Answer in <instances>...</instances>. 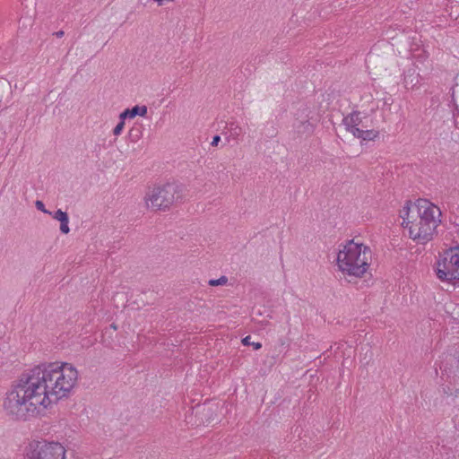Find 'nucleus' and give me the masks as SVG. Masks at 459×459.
<instances>
[{"label":"nucleus","mask_w":459,"mask_h":459,"mask_svg":"<svg viewBox=\"0 0 459 459\" xmlns=\"http://www.w3.org/2000/svg\"><path fill=\"white\" fill-rule=\"evenodd\" d=\"M60 221V231L63 234H68L70 232V228L68 226L69 223V217L68 215L65 217V219H62Z\"/></svg>","instance_id":"nucleus-19"},{"label":"nucleus","mask_w":459,"mask_h":459,"mask_svg":"<svg viewBox=\"0 0 459 459\" xmlns=\"http://www.w3.org/2000/svg\"><path fill=\"white\" fill-rule=\"evenodd\" d=\"M446 360H447V362L446 364H444V362H442V364L440 365L441 369H443V368H444V370L446 371L448 362H450L451 365H453V362H455V363H456V368H459V350L455 349L454 354L447 355Z\"/></svg>","instance_id":"nucleus-13"},{"label":"nucleus","mask_w":459,"mask_h":459,"mask_svg":"<svg viewBox=\"0 0 459 459\" xmlns=\"http://www.w3.org/2000/svg\"><path fill=\"white\" fill-rule=\"evenodd\" d=\"M111 327L117 329V326L114 324L111 325Z\"/></svg>","instance_id":"nucleus-34"},{"label":"nucleus","mask_w":459,"mask_h":459,"mask_svg":"<svg viewBox=\"0 0 459 459\" xmlns=\"http://www.w3.org/2000/svg\"><path fill=\"white\" fill-rule=\"evenodd\" d=\"M143 135L142 132V126H133L128 133V137L131 142L136 143Z\"/></svg>","instance_id":"nucleus-14"},{"label":"nucleus","mask_w":459,"mask_h":459,"mask_svg":"<svg viewBox=\"0 0 459 459\" xmlns=\"http://www.w3.org/2000/svg\"><path fill=\"white\" fill-rule=\"evenodd\" d=\"M65 449L58 442L33 441L27 453L29 459H65Z\"/></svg>","instance_id":"nucleus-5"},{"label":"nucleus","mask_w":459,"mask_h":459,"mask_svg":"<svg viewBox=\"0 0 459 459\" xmlns=\"http://www.w3.org/2000/svg\"><path fill=\"white\" fill-rule=\"evenodd\" d=\"M410 203L411 202L408 201L403 210V214L402 215V218H403L402 224L403 226H407V221H411L412 219L415 218V216H416L415 210L413 209V207L411 208Z\"/></svg>","instance_id":"nucleus-11"},{"label":"nucleus","mask_w":459,"mask_h":459,"mask_svg":"<svg viewBox=\"0 0 459 459\" xmlns=\"http://www.w3.org/2000/svg\"><path fill=\"white\" fill-rule=\"evenodd\" d=\"M35 205L38 210L43 212L44 213L51 214V212L45 208V205L41 201H36Z\"/></svg>","instance_id":"nucleus-24"},{"label":"nucleus","mask_w":459,"mask_h":459,"mask_svg":"<svg viewBox=\"0 0 459 459\" xmlns=\"http://www.w3.org/2000/svg\"><path fill=\"white\" fill-rule=\"evenodd\" d=\"M125 121L126 120H120L118 122V124L115 126V128L113 129V134L115 135H119L121 134V132L123 131L124 129V126H125Z\"/></svg>","instance_id":"nucleus-22"},{"label":"nucleus","mask_w":459,"mask_h":459,"mask_svg":"<svg viewBox=\"0 0 459 459\" xmlns=\"http://www.w3.org/2000/svg\"><path fill=\"white\" fill-rule=\"evenodd\" d=\"M302 125H306V127L308 128V127H311V124L308 122V120H306V122L304 123H301Z\"/></svg>","instance_id":"nucleus-28"},{"label":"nucleus","mask_w":459,"mask_h":459,"mask_svg":"<svg viewBox=\"0 0 459 459\" xmlns=\"http://www.w3.org/2000/svg\"><path fill=\"white\" fill-rule=\"evenodd\" d=\"M437 277L442 281H459V247L446 250L436 268Z\"/></svg>","instance_id":"nucleus-4"},{"label":"nucleus","mask_w":459,"mask_h":459,"mask_svg":"<svg viewBox=\"0 0 459 459\" xmlns=\"http://www.w3.org/2000/svg\"><path fill=\"white\" fill-rule=\"evenodd\" d=\"M413 209L415 210V213L418 217H422V219L437 228V221L436 220V216H439L441 214L438 207L434 205L429 200L419 199L413 204Z\"/></svg>","instance_id":"nucleus-8"},{"label":"nucleus","mask_w":459,"mask_h":459,"mask_svg":"<svg viewBox=\"0 0 459 459\" xmlns=\"http://www.w3.org/2000/svg\"><path fill=\"white\" fill-rule=\"evenodd\" d=\"M378 132L377 131H375V130H363L362 131V134H361V139L362 140H368V141H370V140H374L376 137L378 136Z\"/></svg>","instance_id":"nucleus-16"},{"label":"nucleus","mask_w":459,"mask_h":459,"mask_svg":"<svg viewBox=\"0 0 459 459\" xmlns=\"http://www.w3.org/2000/svg\"><path fill=\"white\" fill-rule=\"evenodd\" d=\"M230 131L233 137H238L242 134V128L234 122L230 123Z\"/></svg>","instance_id":"nucleus-17"},{"label":"nucleus","mask_w":459,"mask_h":459,"mask_svg":"<svg viewBox=\"0 0 459 459\" xmlns=\"http://www.w3.org/2000/svg\"><path fill=\"white\" fill-rule=\"evenodd\" d=\"M220 141H221V136L220 135H214L213 138H212V141L211 143V145L217 146Z\"/></svg>","instance_id":"nucleus-25"},{"label":"nucleus","mask_w":459,"mask_h":459,"mask_svg":"<svg viewBox=\"0 0 459 459\" xmlns=\"http://www.w3.org/2000/svg\"><path fill=\"white\" fill-rule=\"evenodd\" d=\"M346 129L350 131L355 137L361 138L363 129L359 128L356 125L345 126Z\"/></svg>","instance_id":"nucleus-18"},{"label":"nucleus","mask_w":459,"mask_h":459,"mask_svg":"<svg viewBox=\"0 0 459 459\" xmlns=\"http://www.w3.org/2000/svg\"><path fill=\"white\" fill-rule=\"evenodd\" d=\"M205 409H206V408H205V406H200V405H198V406H196V407H195V412H196V414L201 413V412H202L203 414H204V411H205Z\"/></svg>","instance_id":"nucleus-26"},{"label":"nucleus","mask_w":459,"mask_h":459,"mask_svg":"<svg viewBox=\"0 0 459 459\" xmlns=\"http://www.w3.org/2000/svg\"><path fill=\"white\" fill-rule=\"evenodd\" d=\"M454 96H455V91H454V88H452V93H451L452 99H454Z\"/></svg>","instance_id":"nucleus-30"},{"label":"nucleus","mask_w":459,"mask_h":459,"mask_svg":"<svg viewBox=\"0 0 459 459\" xmlns=\"http://www.w3.org/2000/svg\"><path fill=\"white\" fill-rule=\"evenodd\" d=\"M148 108L146 106L135 105L132 108H126L119 115L120 120H126L127 118H134L136 116L145 117L147 115Z\"/></svg>","instance_id":"nucleus-10"},{"label":"nucleus","mask_w":459,"mask_h":459,"mask_svg":"<svg viewBox=\"0 0 459 459\" xmlns=\"http://www.w3.org/2000/svg\"><path fill=\"white\" fill-rule=\"evenodd\" d=\"M362 244L355 243L353 239L349 240L346 245L343 246V249L340 250L337 255V264L339 269L342 273L348 274V268H344V264H353L358 257H359L362 251Z\"/></svg>","instance_id":"nucleus-7"},{"label":"nucleus","mask_w":459,"mask_h":459,"mask_svg":"<svg viewBox=\"0 0 459 459\" xmlns=\"http://www.w3.org/2000/svg\"><path fill=\"white\" fill-rule=\"evenodd\" d=\"M228 282V278L224 275L221 276L219 279H212L208 281L210 286H220L225 285Z\"/></svg>","instance_id":"nucleus-20"},{"label":"nucleus","mask_w":459,"mask_h":459,"mask_svg":"<svg viewBox=\"0 0 459 459\" xmlns=\"http://www.w3.org/2000/svg\"><path fill=\"white\" fill-rule=\"evenodd\" d=\"M359 115L360 113L359 111H353L343 118V124L345 126L356 125L357 126H359L362 122Z\"/></svg>","instance_id":"nucleus-12"},{"label":"nucleus","mask_w":459,"mask_h":459,"mask_svg":"<svg viewBox=\"0 0 459 459\" xmlns=\"http://www.w3.org/2000/svg\"><path fill=\"white\" fill-rule=\"evenodd\" d=\"M68 214L65 212H63L61 209H58L54 214L53 218L56 221H60L62 219H65Z\"/></svg>","instance_id":"nucleus-23"},{"label":"nucleus","mask_w":459,"mask_h":459,"mask_svg":"<svg viewBox=\"0 0 459 459\" xmlns=\"http://www.w3.org/2000/svg\"><path fill=\"white\" fill-rule=\"evenodd\" d=\"M410 238L416 240L419 244H425L432 239L436 227L429 224L422 217L415 216L411 221H407Z\"/></svg>","instance_id":"nucleus-6"},{"label":"nucleus","mask_w":459,"mask_h":459,"mask_svg":"<svg viewBox=\"0 0 459 459\" xmlns=\"http://www.w3.org/2000/svg\"><path fill=\"white\" fill-rule=\"evenodd\" d=\"M183 186L177 183H167L163 186L154 187L149 198L146 200L147 206L155 210H167L175 203H181L183 200Z\"/></svg>","instance_id":"nucleus-3"},{"label":"nucleus","mask_w":459,"mask_h":459,"mask_svg":"<svg viewBox=\"0 0 459 459\" xmlns=\"http://www.w3.org/2000/svg\"><path fill=\"white\" fill-rule=\"evenodd\" d=\"M30 369L22 373L12 385L3 402L6 417L13 421H30L48 408V396L44 394Z\"/></svg>","instance_id":"nucleus-1"},{"label":"nucleus","mask_w":459,"mask_h":459,"mask_svg":"<svg viewBox=\"0 0 459 459\" xmlns=\"http://www.w3.org/2000/svg\"><path fill=\"white\" fill-rule=\"evenodd\" d=\"M54 35L57 38H62L64 35H65V31L64 30H58V31H56L54 33Z\"/></svg>","instance_id":"nucleus-27"},{"label":"nucleus","mask_w":459,"mask_h":459,"mask_svg":"<svg viewBox=\"0 0 459 459\" xmlns=\"http://www.w3.org/2000/svg\"><path fill=\"white\" fill-rule=\"evenodd\" d=\"M408 77H411V75H406V76H405L404 81H405V82H406V83H408V81H407V78H408Z\"/></svg>","instance_id":"nucleus-33"},{"label":"nucleus","mask_w":459,"mask_h":459,"mask_svg":"<svg viewBox=\"0 0 459 459\" xmlns=\"http://www.w3.org/2000/svg\"><path fill=\"white\" fill-rule=\"evenodd\" d=\"M410 81H411L410 82L412 84V86L415 85L414 80L412 78H410Z\"/></svg>","instance_id":"nucleus-32"},{"label":"nucleus","mask_w":459,"mask_h":459,"mask_svg":"<svg viewBox=\"0 0 459 459\" xmlns=\"http://www.w3.org/2000/svg\"><path fill=\"white\" fill-rule=\"evenodd\" d=\"M32 375L42 385L44 394L48 396V403L68 397L78 380V371L67 362H48L39 364L30 369Z\"/></svg>","instance_id":"nucleus-2"},{"label":"nucleus","mask_w":459,"mask_h":459,"mask_svg":"<svg viewBox=\"0 0 459 459\" xmlns=\"http://www.w3.org/2000/svg\"><path fill=\"white\" fill-rule=\"evenodd\" d=\"M443 393L447 396L459 397V388H455V386H451L449 385H444L442 387Z\"/></svg>","instance_id":"nucleus-15"},{"label":"nucleus","mask_w":459,"mask_h":459,"mask_svg":"<svg viewBox=\"0 0 459 459\" xmlns=\"http://www.w3.org/2000/svg\"><path fill=\"white\" fill-rule=\"evenodd\" d=\"M370 248L364 246L359 257H358V259H356L352 264L347 263L344 264V268H348V275L362 277L369 266L368 260V256H370Z\"/></svg>","instance_id":"nucleus-9"},{"label":"nucleus","mask_w":459,"mask_h":459,"mask_svg":"<svg viewBox=\"0 0 459 459\" xmlns=\"http://www.w3.org/2000/svg\"><path fill=\"white\" fill-rule=\"evenodd\" d=\"M155 2L158 3L159 5H162L163 4V0H154Z\"/></svg>","instance_id":"nucleus-29"},{"label":"nucleus","mask_w":459,"mask_h":459,"mask_svg":"<svg viewBox=\"0 0 459 459\" xmlns=\"http://www.w3.org/2000/svg\"><path fill=\"white\" fill-rule=\"evenodd\" d=\"M410 81H411L410 82L412 84V86L415 85L414 80L412 78H410Z\"/></svg>","instance_id":"nucleus-31"},{"label":"nucleus","mask_w":459,"mask_h":459,"mask_svg":"<svg viewBox=\"0 0 459 459\" xmlns=\"http://www.w3.org/2000/svg\"><path fill=\"white\" fill-rule=\"evenodd\" d=\"M242 343L246 346L252 345L254 350H259L262 347V344L260 342H251V336L247 335L245 338L242 339Z\"/></svg>","instance_id":"nucleus-21"}]
</instances>
